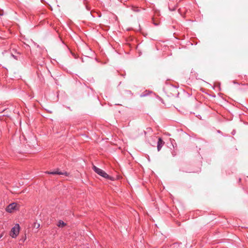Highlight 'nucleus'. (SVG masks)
<instances>
[{"mask_svg": "<svg viewBox=\"0 0 248 248\" xmlns=\"http://www.w3.org/2000/svg\"><path fill=\"white\" fill-rule=\"evenodd\" d=\"M182 0H176V3H178V2H180Z\"/></svg>", "mask_w": 248, "mask_h": 248, "instance_id": "nucleus-12", "label": "nucleus"}, {"mask_svg": "<svg viewBox=\"0 0 248 248\" xmlns=\"http://www.w3.org/2000/svg\"><path fill=\"white\" fill-rule=\"evenodd\" d=\"M177 3H174L172 0H170V2L169 3V10L171 11H174L177 6Z\"/></svg>", "mask_w": 248, "mask_h": 248, "instance_id": "nucleus-4", "label": "nucleus"}, {"mask_svg": "<svg viewBox=\"0 0 248 248\" xmlns=\"http://www.w3.org/2000/svg\"><path fill=\"white\" fill-rule=\"evenodd\" d=\"M39 226H40V224H37V225H36V228H38L39 227Z\"/></svg>", "mask_w": 248, "mask_h": 248, "instance_id": "nucleus-13", "label": "nucleus"}, {"mask_svg": "<svg viewBox=\"0 0 248 248\" xmlns=\"http://www.w3.org/2000/svg\"><path fill=\"white\" fill-rule=\"evenodd\" d=\"M131 9L132 11L135 12H138L140 11L139 8L135 6H132Z\"/></svg>", "mask_w": 248, "mask_h": 248, "instance_id": "nucleus-7", "label": "nucleus"}, {"mask_svg": "<svg viewBox=\"0 0 248 248\" xmlns=\"http://www.w3.org/2000/svg\"><path fill=\"white\" fill-rule=\"evenodd\" d=\"M47 173L48 174H53V175H54V174L63 175V174H67L66 172H61V171H59L58 170L52 171H48V172H47Z\"/></svg>", "mask_w": 248, "mask_h": 248, "instance_id": "nucleus-6", "label": "nucleus"}, {"mask_svg": "<svg viewBox=\"0 0 248 248\" xmlns=\"http://www.w3.org/2000/svg\"><path fill=\"white\" fill-rule=\"evenodd\" d=\"M165 142L164 141L162 140L161 138H158V140L157 141V151H159L163 145L164 144Z\"/></svg>", "mask_w": 248, "mask_h": 248, "instance_id": "nucleus-5", "label": "nucleus"}, {"mask_svg": "<svg viewBox=\"0 0 248 248\" xmlns=\"http://www.w3.org/2000/svg\"><path fill=\"white\" fill-rule=\"evenodd\" d=\"M93 169L96 173L102 177L105 178L109 179L110 176L102 169H99L95 166H93Z\"/></svg>", "mask_w": 248, "mask_h": 248, "instance_id": "nucleus-1", "label": "nucleus"}, {"mask_svg": "<svg viewBox=\"0 0 248 248\" xmlns=\"http://www.w3.org/2000/svg\"><path fill=\"white\" fill-rule=\"evenodd\" d=\"M26 239V236L25 235L22 238L20 239V241L24 242Z\"/></svg>", "mask_w": 248, "mask_h": 248, "instance_id": "nucleus-10", "label": "nucleus"}, {"mask_svg": "<svg viewBox=\"0 0 248 248\" xmlns=\"http://www.w3.org/2000/svg\"><path fill=\"white\" fill-rule=\"evenodd\" d=\"M17 205L15 202L10 204L6 208V211L9 213H12L14 210L16 209Z\"/></svg>", "mask_w": 248, "mask_h": 248, "instance_id": "nucleus-3", "label": "nucleus"}, {"mask_svg": "<svg viewBox=\"0 0 248 248\" xmlns=\"http://www.w3.org/2000/svg\"><path fill=\"white\" fill-rule=\"evenodd\" d=\"M20 230V226L18 224H16L14 227H13L10 232V236L12 238H16L18 235Z\"/></svg>", "mask_w": 248, "mask_h": 248, "instance_id": "nucleus-2", "label": "nucleus"}, {"mask_svg": "<svg viewBox=\"0 0 248 248\" xmlns=\"http://www.w3.org/2000/svg\"><path fill=\"white\" fill-rule=\"evenodd\" d=\"M66 224L62 220H60L58 222V226L60 227H63L65 226Z\"/></svg>", "mask_w": 248, "mask_h": 248, "instance_id": "nucleus-8", "label": "nucleus"}, {"mask_svg": "<svg viewBox=\"0 0 248 248\" xmlns=\"http://www.w3.org/2000/svg\"><path fill=\"white\" fill-rule=\"evenodd\" d=\"M10 55H11V56L13 57L15 59H17L15 55H14L13 54L11 53Z\"/></svg>", "mask_w": 248, "mask_h": 248, "instance_id": "nucleus-11", "label": "nucleus"}, {"mask_svg": "<svg viewBox=\"0 0 248 248\" xmlns=\"http://www.w3.org/2000/svg\"><path fill=\"white\" fill-rule=\"evenodd\" d=\"M171 248H180L179 245L177 243H174L170 246Z\"/></svg>", "mask_w": 248, "mask_h": 248, "instance_id": "nucleus-9", "label": "nucleus"}]
</instances>
